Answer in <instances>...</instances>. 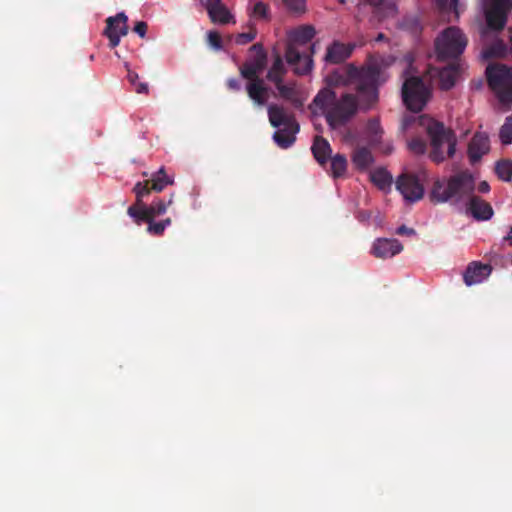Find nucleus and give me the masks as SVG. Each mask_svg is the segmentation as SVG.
Wrapping results in <instances>:
<instances>
[{
  "label": "nucleus",
  "instance_id": "nucleus-1",
  "mask_svg": "<svg viewBox=\"0 0 512 512\" xmlns=\"http://www.w3.org/2000/svg\"><path fill=\"white\" fill-rule=\"evenodd\" d=\"M326 87L333 90L338 86H352L361 99L362 105L374 107L379 100V87L385 82L382 69L376 62H369L358 68L352 64L336 69L325 77Z\"/></svg>",
  "mask_w": 512,
  "mask_h": 512
},
{
  "label": "nucleus",
  "instance_id": "nucleus-2",
  "mask_svg": "<svg viewBox=\"0 0 512 512\" xmlns=\"http://www.w3.org/2000/svg\"><path fill=\"white\" fill-rule=\"evenodd\" d=\"M312 106L319 110L325 117L328 126L333 130L349 123L359 110L368 111L373 108H365L356 92L355 94L345 92L338 97L336 92L330 88L319 90L312 101Z\"/></svg>",
  "mask_w": 512,
  "mask_h": 512
},
{
  "label": "nucleus",
  "instance_id": "nucleus-3",
  "mask_svg": "<svg viewBox=\"0 0 512 512\" xmlns=\"http://www.w3.org/2000/svg\"><path fill=\"white\" fill-rule=\"evenodd\" d=\"M475 180L469 171H460L449 178L436 179L429 197L431 202L457 205L466 202L474 193Z\"/></svg>",
  "mask_w": 512,
  "mask_h": 512
},
{
  "label": "nucleus",
  "instance_id": "nucleus-4",
  "mask_svg": "<svg viewBox=\"0 0 512 512\" xmlns=\"http://www.w3.org/2000/svg\"><path fill=\"white\" fill-rule=\"evenodd\" d=\"M426 131L432 147L429 157L433 162L441 163L455 155L457 137L452 129L446 128L442 122L428 119Z\"/></svg>",
  "mask_w": 512,
  "mask_h": 512
},
{
  "label": "nucleus",
  "instance_id": "nucleus-5",
  "mask_svg": "<svg viewBox=\"0 0 512 512\" xmlns=\"http://www.w3.org/2000/svg\"><path fill=\"white\" fill-rule=\"evenodd\" d=\"M133 192L136 195V203L128 208L127 213L138 225L142 221L154 220L156 217L165 214L167 208L173 203L172 194L168 202H164L162 199L158 198L149 206L145 205L142 199L150 194L149 182H137L133 188Z\"/></svg>",
  "mask_w": 512,
  "mask_h": 512
},
{
  "label": "nucleus",
  "instance_id": "nucleus-6",
  "mask_svg": "<svg viewBox=\"0 0 512 512\" xmlns=\"http://www.w3.org/2000/svg\"><path fill=\"white\" fill-rule=\"evenodd\" d=\"M270 124L277 128L273 134V140L282 149L292 146L299 132V124L293 114H288L283 107L272 104L268 107Z\"/></svg>",
  "mask_w": 512,
  "mask_h": 512
},
{
  "label": "nucleus",
  "instance_id": "nucleus-7",
  "mask_svg": "<svg viewBox=\"0 0 512 512\" xmlns=\"http://www.w3.org/2000/svg\"><path fill=\"white\" fill-rule=\"evenodd\" d=\"M488 87L502 104L512 103V66L489 63L485 69Z\"/></svg>",
  "mask_w": 512,
  "mask_h": 512
},
{
  "label": "nucleus",
  "instance_id": "nucleus-8",
  "mask_svg": "<svg viewBox=\"0 0 512 512\" xmlns=\"http://www.w3.org/2000/svg\"><path fill=\"white\" fill-rule=\"evenodd\" d=\"M431 96L430 88L422 77L410 76L402 86V98L405 106L412 112H420L426 106Z\"/></svg>",
  "mask_w": 512,
  "mask_h": 512
},
{
  "label": "nucleus",
  "instance_id": "nucleus-9",
  "mask_svg": "<svg viewBox=\"0 0 512 512\" xmlns=\"http://www.w3.org/2000/svg\"><path fill=\"white\" fill-rule=\"evenodd\" d=\"M467 46V38L457 27L445 29L435 42L437 56L441 60H448L460 56Z\"/></svg>",
  "mask_w": 512,
  "mask_h": 512
},
{
  "label": "nucleus",
  "instance_id": "nucleus-10",
  "mask_svg": "<svg viewBox=\"0 0 512 512\" xmlns=\"http://www.w3.org/2000/svg\"><path fill=\"white\" fill-rule=\"evenodd\" d=\"M309 50V53L302 52L294 44H288L286 47V61L288 64L294 66V72L297 75H306L312 70V56L315 53V44H312Z\"/></svg>",
  "mask_w": 512,
  "mask_h": 512
},
{
  "label": "nucleus",
  "instance_id": "nucleus-11",
  "mask_svg": "<svg viewBox=\"0 0 512 512\" xmlns=\"http://www.w3.org/2000/svg\"><path fill=\"white\" fill-rule=\"evenodd\" d=\"M512 7V0H491L485 11L487 26L490 30L500 31L507 22L508 13Z\"/></svg>",
  "mask_w": 512,
  "mask_h": 512
},
{
  "label": "nucleus",
  "instance_id": "nucleus-12",
  "mask_svg": "<svg viewBox=\"0 0 512 512\" xmlns=\"http://www.w3.org/2000/svg\"><path fill=\"white\" fill-rule=\"evenodd\" d=\"M254 56L240 67V74L247 80L261 79L259 74L267 66V53L261 43H256L250 47Z\"/></svg>",
  "mask_w": 512,
  "mask_h": 512
},
{
  "label": "nucleus",
  "instance_id": "nucleus-13",
  "mask_svg": "<svg viewBox=\"0 0 512 512\" xmlns=\"http://www.w3.org/2000/svg\"><path fill=\"white\" fill-rule=\"evenodd\" d=\"M396 189L410 203L417 202L424 196V187L414 174L404 173L400 175L396 181Z\"/></svg>",
  "mask_w": 512,
  "mask_h": 512
},
{
  "label": "nucleus",
  "instance_id": "nucleus-14",
  "mask_svg": "<svg viewBox=\"0 0 512 512\" xmlns=\"http://www.w3.org/2000/svg\"><path fill=\"white\" fill-rule=\"evenodd\" d=\"M128 17L124 12L118 13L116 16L108 17L106 19V28L104 35L109 40L110 48H115L119 45L121 37L126 36L128 33L127 25Z\"/></svg>",
  "mask_w": 512,
  "mask_h": 512
},
{
  "label": "nucleus",
  "instance_id": "nucleus-15",
  "mask_svg": "<svg viewBox=\"0 0 512 512\" xmlns=\"http://www.w3.org/2000/svg\"><path fill=\"white\" fill-rule=\"evenodd\" d=\"M490 150V140L485 132H476L468 144V157L475 164Z\"/></svg>",
  "mask_w": 512,
  "mask_h": 512
},
{
  "label": "nucleus",
  "instance_id": "nucleus-16",
  "mask_svg": "<svg viewBox=\"0 0 512 512\" xmlns=\"http://www.w3.org/2000/svg\"><path fill=\"white\" fill-rule=\"evenodd\" d=\"M205 8L210 20L213 23L225 25L230 22H236L233 15L230 13L229 9L222 2V0H207Z\"/></svg>",
  "mask_w": 512,
  "mask_h": 512
},
{
  "label": "nucleus",
  "instance_id": "nucleus-17",
  "mask_svg": "<svg viewBox=\"0 0 512 512\" xmlns=\"http://www.w3.org/2000/svg\"><path fill=\"white\" fill-rule=\"evenodd\" d=\"M354 48V44L333 41V43L327 47L324 61L330 64H340L351 56Z\"/></svg>",
  "mask_w": 512,
  "mask_h": 512
},
{
  "label": "nucleus",
  "instance_id": "nucleus-18",
  "mask_svg": "<svg viewBox=\"0 0 512 512\" xmlns=\"http://www.w3.org/2000/svg\"><path fill=\"white\" fill-rule=\"evenodd\" d=\"M467 212L476 220H489L493 216L492 206L474 193L466 201Z\"/></svg>",
  "mask_w": 512,
  "mask_h": 512
},
{
  "label": "nucleus",
  "instance_id": "nucleus-19",
  "mask_svg": "<svg viewBox=\"0 0 512 512\" xmlns=\"http://www.w3.org/2000/svg\"><path fill=\"white\" fill-rule=\"evenodd\" d=\"M492 272V267L489 264H482L480 262L470 263L464 274L463 280L467 286H472L483 282Z\"/></svg>",
  "mask_w": 512,
  "mask_h": 512
},
{
  "label": "nucleus",
  "instance_id": "nucleus-20",
  "mask_svg": "<svg viewBox=\"0 0 512 512\" xmlns=\"http://www.w3.org/2000/svg\"><path fill=\"white\" fill-rule=\"evenodd\" d=\"M403 250L402 244L397 239H377L373 243L372 254L377 258H391Z\"/></svg>",
  "mask_w": 512,
  "mask_h": 512
},
{
  "label": "nucleus",
  "instance_id": "nucleus-21",
  "mask_svg": "<svg viewBox=\"0 0 512 512\" xmlns=\"http://www.w3.org/2000/svg\"><path fill=\"white\" fill-rule=\"evenodd\" d=\"M246 91L256 106H264L269 98V89L263 79L248 80Z\"/></svg>",
  "mask_w": 512,
  "mask_h": 512
},
{
  "label": "nucleus",
  "instance_id": "nucleus-22",
  "mask_svg": "<svg viewBox=\"0 0 512 512\" xmlns=\"http://www.w3.org/2000/svg\"><path fill=\"white\" fill-rule=\"evenodd\" d=\"M429 73L432 77H438L439 86L442 90H449L455 85L457 76V68L455 65L451 64L442 69L431 68Z\"/></svg>",
  "mask_w": 512,
  "mask_h": 512
},
{
  "label": "nucleus",
  "instance_id": "nucleus-23",
  "mask_svg": "<svg viewBox=\"0 0 512 512\" xmlns=\"http://www.w3.org/2000/svg\"><path fill=\"white\" fill-rule=\"evenodd\" d=\"M311 150L314 158L321 166L326 164L332 153L329 142L321 136L315 137Z\"/></svg>",
  "mask_w": 512,
  "mask_h": 512
},
{
  "label": "nucleus",
  "instance_id": "nucleus-24",
  "mask_svg": "<svg viewBox=\"0 0 512 512\" xmlns=\"http://www.w3.org/2000/svg\"><path fill=\"white\" fill-rule=\"evenodd\" d=\"M144 182H149L150 192H161L166 186L173 184V180L166 175L164 167H161L156 173L152 174L151 179Z\"/></svg>",
  "mask_w": 512,
  "mask_h": 512
},
{
  "label": "nucleus",
  "instance_id": "nucleus-25",
  "mask_svg": "<svg viewBox=\"0 0 512 512\" xmlns=\"http://www.w3.org/2000/svg\"><path fill=\"white\" fill-rule=\"evenodd\" d=\"M371 181L381 190L389 188L392 184L391 174L384 168H377L370 174Z\"/></svg>",
  "mask_w": 512,
  "mask_h": 512
},
{
  "label": "nucleus",
  "instance_id": "nucleus-26",
  "mask_svg": "<svg viewBox=\"0 0 512 512\" xmlns=\"http://www.w3.org/2000/svg\"><path fill=\"white\" fill-rule=\"evenodd\" d=\"M274 84L283 99L291 101L296 108L302 106V101L296 96V90L293 85H285L283 80Z\"/></svg>",
  "mask_w": 512,
  "mask_h": 512
},
{
  "label": "nucleus",
  "instance_id": "nucleus-27",
  "mask_svg": "<svg viewBox=\"0 0 512 512\" xmlns=\"http://www.w3.org/2000/svg\"><path fill=\"white\" fill-rule=\"evenodd\" d=\"M285 74L286 68L283 63V60L280 55H277L271 68L267 73L266 78L273 83H279L280 81L283 80Z\"/></svg>",
  "mask_w": 512,
  "mask_h": 512
},
{
  "label": "nucleus",
  "instance_id": "nucleus-28",
  "mask_svg": "<svg viewBox=\"0 0 512 512\" xmlns=\"http://www.w3.org/2000/svg\"><path fill=\"white\" fill-rule=\"evenodd\" d=\"M352 161L358 169L363 170L373 163V156L369 149L361 147L354 152Z\"/></svg>",
  "mask_w": 512,
  "mask_h": 512
},
{
  "label": "nucleus",
  "instance_id": "nucleus-29",
  "mask_svg": "<svg viewBox=\"0 0 512 512\" xmlns=\"http://www.w3.org/2000/svg\"><path fill=\"white\" fill-rule=\"evenodd\" d=\"M316 34L314 27L312 26H302L297 29L293 34V43L296 45H306L310 42Z\"/></svg>",
  "mask_w": 512,
  "mask_h": 512
},
{
  "label": "nucleus",
  "instance_id": "nucleus-30",
  "mask_svg": "<svg viewBox=\"0 0 512 512\" xmlns=\"http://www.w3.org/2000/svg\"><path fill=\"white\" fill-rule=\"evenodd\" d=\"M347 171V159L342 154L331 157V175L333 178H340Z\"/></svg>",
  "mask_w": 512,
  "mask_h": 512
},
{
  "label": "nucleus",
  "instance_id": "nucleus-31",
  "mask_svg": "<svg viewBox=\"0 0 512 512\" xmlns=\"http://www.w3.org/2000/svg\"><path fill=\"white\" fill-rule=\"evenodd\" d=\"M495 172L501 180L512 183V161L507 159L498 161Z\"/></svg>",
  "mask_w": 512,
  "mask_h": 512
},
{
  "label": "nucleus",
  "instance_id": "nucleus-32",
  "mask_svg": "<svg viewBox=\"0 0 512 512\" xmlns=\"http://www.w3.org/2000/svg\"><path fill=\"white\" fill-rule=\"evenodd\" d=\"M499 138L503 145L512 144V115L505 118L499 131Z\"/></svg>",
  "mask_w": 512,
  "mask_h": 512
},
{
  "label": "nucleus",
  "instance_id": "nucleus-33",
  "mask_svg": "<svg viewBox=\"0 0 512 512\" xmlns=\"http://www.w3.org/2000/svg\"><path fill=\"white\" fill-rule=\"evenodd\" d=\"M249 31L245 33H239L235 37V42L238 45H245L252 42L257 36V30L255 24L252 21L248 22Z\"/></svg>",
  "mask_w": 512,
  "mask_h": 512
},
{
  "label": "nucleus",
  "instance_id": "nucleus-34",
  "mask_svg": "<svg viewBox=\"0 0 512 512\" xmlns=\"http://www.w3.org/2000/svg\"><path fill=\"white\" fill-rule=\"evenodd\" d=\"M251 18L267 19L269 15V6L264 2H256L248 12Z\"/></svg>",
  "mask_w": 512,
  "mask_h": 512
},
{
  "label": "nucleus",
  "instance_id": "nucleus-35",
  "mask_svg": "<svg viewBox=\"0 0 512 512\" xmlns=\"http://www.w3.org/2000/svg\"><path fill=\"white\" fill-rule=\"evenodd\" d=\"M127 79L129 83L134 87V90L138 94L148 93V84L139 82V76L136 72L128 70Z\"/></svg>",
  "mask_w": 512,
  "mask_h": 512
},
{
  "label": "nucleus",
  "instance_id": "nucleus-36",
  "mask_svg": "<svg viewBox=\"0 0 512 512\" xmlns=\"http://www.w3.org/2000/svg\"><path fill=\"white\" fill-rule=\"evenodd\" d=\"M506 52V47L502 42H497L487 49L484 53L486 58L490 57H503Z\"/></svg>",
  "mask_w": 512,
  "mask_h": 512
},
{
  "label": "nucleus",
  "instance_id": "nucleus-37",
  "mask_svg": "<svg viewBox=\"0 0 512 512\" xmlns=\"http://www.w3.org/2000/svg\"><path fill=\"white\" fill-rule=\"evenodd\" d=\"M438 7L445 12L453 11L455 15L458 17L459 15V6L458 0H438Z\"/></svg>",
  "mask_w": 512,
  "mask_h": 512
},
{
  "label": "nucleus",
  "instance_id": "nucleus-38",
  "mask_svg": "<svg viewBox=\"0 0 512 512\" xmlns=\"http://www.w3.org/2000/svg\"><path fill=\"white\" fill-rule=\"evenodd\" d=\"M207 41H208V44L214 50L223 49L222 38H221V35L217 31H209L207 34Z\"/></svg>",
  "mask_w": 512,
  "mask_h": 512
},
{
  "label": "nucleus",
  "instance_id": "nucleus-39",
  "mask_svg": "<svg viewBox=\"0 0 512 512\" xmlns=\"http://www.w3.org/2000/svg\"><path fill=\"white\" fill-rule=\"evenodd\" d=\"M367 132L370 136L375 139L380 137L382 134V128L380 126V122L376 118H372L367 123Z\"/></svg>",
  "mask_w": 512,
  "mask_h": 512
},
{
  "label": "nucleus",
  "instance_id": "nucleus-40",
  "mask_svg": "<svg viewBox=\"0 0 512 512\" xmlns=\"http://www.w3.org/2000/svg\"><path fill=\"white\" fill-rule=\"evenodd\" d=\"M409 149L415 154H424L426 151V143L420 138H414L409 142Z\"/></svg>",
  "mask_w": 512,
  "mask_h": 512
},
{
  "label": "nucleus",
  "instance_id": "nucleus-41",
  "mask_svg": "<svg viewBox=\"0 0 512 512\" xmlns=\"http://www.w3.org/2000/svg\"><path fill=\"white\" fill-rule=\"evenodd\" d=\"M148 224L147 232L154 236H161L163 235L165 228L163 225L159 222H155L154 220L145 221Z\"/></svg>",
  "mask_w": 512,
  "mask_h": 512
},
{
  "label": "nucleus",
  "instance_id": "nucleus-42",
  "mask_svg": "<svg viewBox=\"0 0 512 512\" xmlns=\"http://www.w3.org/2000/svg\"><path fill=\"white\" fill-rule=\"evenodd\" d=\"M286 7L294 12H304L306 1L305 0H283Z\"/></svg>",
  "mask_w": 512,
  "mask_h": 512
},
{
  "label": "nucleus",
  "instance_id": "nucleus-43",
  "mask_svg": "<svg viewBox=\"0 0 512 512\" xmlns=\"http://www.w3.org/2000/svg\"><path fill=\"white\" fill-rule=\"evenodd\" d=\"M147 23L144 21H139L134 26V32L137 33L141 38H144L147 32Z\"/></svg>",
  "mask_w": 512,
  "mask_h": 512
},
{
  "label": "nucleus",
  "instance_id": "nucleus-44",
  "mask_svg": "<svg viewBox=\"0 0 512 512\" xmlns=\"http://www.w3.org/2000/svg\"><path fill=\"white\" fill-rule=\"evenodd\" d=\"M226 84L228 89L231 91L238 92L241 90V83L236 78H229Z\"/></svg>",
  "mask_w": 512,
  "mask_h": 512
},
{
  "label": "nucleus",
  "instance_id": "nucleus-45",
  "mask_svg": "<svg viewBox=\"0 0 512 512\" xmlns=\"http://www.w3.org/2000/svg\"><path fill=\"white\" fill-rule=\"evenodd\" d=\"M396 233L398 235H408V236H410V235H415L416 232H415V230L413 228H409V227H407L405 225H401L400 227L397 228Z\"/></svg>",
  "mask_w": 512,
  "mask_h": 512
},
{
  "label": "nucleus",
  "instance_id": "nucleus-46",
  "mask_svg": "<svg viewBox=\"0 0 512 512\" xmlns=\"http://www.w3.org/2000/svg\"><path fill=\"white\" fill-rule=\"evenodd\" d=\"M489 189H490V186L486 181L481 182L478 186V190L481 193H486L489 191Z\"/></svg>",
  "mask_w": 512,
  "mask_h": 512
},
{
  "label": "nucleus",
  "instance_id": "nucleus-47",
  "mask_svg": "<svg viewBox=\"0 0 512 512\" xmlns=\"http://www.w3.org/2000/svg\"><path fill=\"white\" fill-rule=\"evenodd\" d=\"M160 223L163 225V227L166 229L168 226L171 225L172 220L171 218H166L164 220H161Z\"/></svg>",
  "mask_w": 512,
  "mask_h": 512
},
{
  "label": "nucleus",
  "instance_id": "nucleus-48",
  "mask_svg": "<svg viewBox=\"0 0 512 512\" xmlns=\"http://www.w3.org/2000/svg\"><path fill=\"white\" fill-rule=\"evenodd\" d=\"M370 217V214H364V213H359V215L357 216V218L359 220H365V219H368Z\"/></svg>",
  "mask_w": 512,
  "mask_h": 512
},
{
  "label": "nucleus",
  "instance_id": "nucleus-49",
  "mask_svg": "<svg viewBox=\"0 0 512 512\" xmlns=\"http://www.w3.org/2000/svg\"><path fill=\"white\" fill-rule=\"evenodd\" d=\"M505 239L509 241L510 245L512 246V227L510 228V231Z\"/></svg>",
  "mask_w": 512,
  "mask_h": 512
},
{
  "label": "nucleus",
  "instance_id": "nucleus-50",
  "mask_svg": "<svg viewBox=\"0 0 512 512\" xmlns=\"http://www.w3.org/2000/svg\"><path fill=\"white\" fill-rule=\"evenodd\" d=\"M384 38H385L384 34L379 33L378 36L376 37V41H382Z\"/></svg>",
  "mask_w": 512,
  "mask_h": 512
},
{
  "label": "nucleus",
  "instance_id": "nucleus-51",
  "mask_svg": "<svg viewBox=\"0 0 512 512\" xmlns=\"http://www.w3.org/2000/svg\"><path fill=\"white\" fill-rule=\"evenodd\" d=\"M371 4L377 5L380 4L383 0H368Z\"/></svg>",
  "mask_w": 512,
  "mask_h": 512
},
{
  "label": "nucleus",
  "instance_id": "nucleus-52",
  "mask_svg": "<svg viewBox=\"0 0 512 512\" xmlns=\"http://www.w3.org/2000/svg\"><path fill=\"white\" fill-rule=\"evenodd\" d=\"M339 2H340L341 4H345V3H346V0H339Z\"/></svg>",
  "mask_w": 512,
  "mask_h": 512
}]
</instances>
